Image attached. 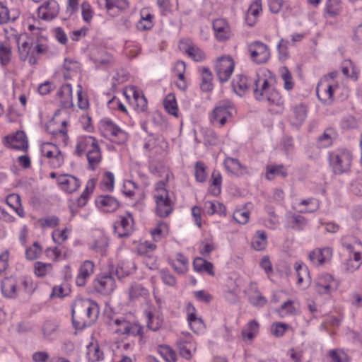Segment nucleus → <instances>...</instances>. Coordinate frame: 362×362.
Here are the masks:
<instances>
[{"label": "nucleus", "mask_w": 362, "mask_h": 362, "mask_svg": "<svg viewBox=\"0 0 362 362\" xmlns=\"http://www.w3.org/2000/svg\"><path fill=\"white\" fill-rule=\"evenodd\" d=\"M254 95L260 101L281 107L284 100L276 88V78L269 70L260 69L257 72Z\"/></svg>", "instance_id": "obj_1"}, {"label": "nucleus", "mask_w": 362, "mask_h": 362, "mask_svg": "<svg viewBox=\"0 0 362 362\" xmlns=\"http://www.w3.org/2000/svg\"><path fill=\"white\" fill-rule=\"evenodd\" d=\"M99 308L90 299H77L72 308V322L76 329H83L93 325L98 319Z\"/></svg>", "instance_id": "obj_2"}, {"label": "nucleus", "mask_w": 362, "mask_h": 362, "mask_svg": "<svg viewBox=\"0 0 362 362\" xmlns=\"http://www.w3.org/2000/svg\"><path fill=\"white\" fill-rule=\"evenodd\" d=\"M110 325L116 334L124 338L128 336L142 335L141 326L131 316L116 318L112 320Z\"/></svg>", "instance_id": "obj_3"}, {"label": "nucleus", "mask_w": 362, "mask_h": 362, "mask_svg": "<svg viewBox=\"0 0 362 362\" xmlns=\"http://www.w3.org/2000/svg\"><path fill=\"white\" fill-rule=\"evenodd\" d=\"M69 123V119L66 114L56 113L47 124V131L58 143L66 145L69 140L67 134V125Z\"/></svg>", "instance_id": "obj_4"}, {"label": "nucleus", "mask_w": 362, "mask_h": 362, "mask_svg": "<svg viewBox=\"0 0 362 362\" xmlns=\"http://www.w3.org/2000/svg\"><path fill=\"white\" fill-rule=\"evenodd\" d=\"M337 72H332L324 76L320 81L316 88L318 99L325 104H329L333 101V93L338 87L336 77Z\"/></svg>", "instance_id": "obj_5"}, {"label": "nucleus", "mask_w": 362, "mask_h": 362, "mask_svg": "<svg viewBox=\"0 0 362 362\" xmlns=\"http://www.w3.org/2000/svg\"><path fill=\"white\" fill-rule=\"evenodd\" d=\"M154 199L156 204V213L160 217L168 216L173 209V202L169 197L168 190L163 182H158L156 185Z\"/></svg>", "instance_id": "obj_6"}, {"label": "nucleus", "mask_w": 362, "mask_h": 362, "mask_svg": "<svg viewBox=\"0 0 362 362\" xmlns=\"http://www.w3.org/2000/svg\"><path fill=\"white\" fill-rule=\"evenodd\" d=\"M343 245L350 253L349 259L344 264V269L347 272L352 273L362 264V244L359 240H356L353 244L344 243Z\"/></svg>", "instance_id": "obj_7"}, {"label": "nucleus", "mask_w": 362, "mask_h": 362, "mask_svg": "<svg viewBox=\"0 0 362 362\" xmlns=\"http://www.w3.org/2000/svg\"><path fill=\"white\" fill-rule=\"evenodd\" d=\"M123 93L129 106L135 111L143 112L147 108V100L143 92L136 86H129L125 87Z\"/></svg>", "instance_id": "obj_8"}, {"label": "nucleus", "mask_w": 362, "mask_h": 362, "mask_svg": "<svg viewBox=\"0 0 362 362\" xmlns=\"http://www.w3.org/2000/svg\"><path fill=\"white\" fill-rule=\"evenodd\" d=\"M100 129L103 136L117 144H124L127 140V134L109 120H103Z\"/></svg>", "instance_id": "obj_9"}, {"label": "nucleus", "mask_w": 362, "mask_h": 362, "mask_svg": "<svg viewBox=\"0 0 362 362\" xmlns=\"http://www.w3.org/2000/svg\"><path fill=\"white\" fill-rule=\"evenodd\" d=\"M214 67L219 81L226 82L230 78L234 71L235 62L230 55H223L216 59Z\"/></svg>", "instance_id": "obj_10"}, {"label": "nucleus", "mask_w": 362, "mask_h": 362, "mask_svg": "<svg viewBox=\"0 0 362 362\" xmlns=\"http://www.w3.org/2000/svg\"><path fill=\"white\" fill-rule=\"evenodd\" d=\"M250 59L256 64H264L269 59L271 53L267 45L260 42L254 41L247 46Z\"/></svg>", "instance_id": "obj_11"}, {"label": "nucleus", "mask_w": 362, "mask_h": 362, "mask_svg": "<svg viewBox=\"0 0 362 362\" xmlns=\"http://www.w3.org/2000/svg\"><path fill=\"white\" fill-rule=\"evenodd\" d=\"M352 156L350 152L344 150L339 151L330 156V164L336 173L346 171L350 165Z\"/></svg>", "instance_id": "obj_12"}, {"label": "nucleus", "mask_w": 362, "mask_h": 362, "mask_svg": "<svg viewBox=\"0 0 362 362\" xmlns=\"http://www.w3.org/2000/svg\"><path fill=\"white\" fill-rule=\"evenodd\" d=\"M338 283L330 274H322L315 282V291L320 295H329L337 289Z\"/></svg>", "instance_id": "obj_13"}, {"label": "nucleus", "mask_w": 362, "mask_h": 362, "mask_svg": "<svg viewBox=\"0 0 362 362\" xmlns=\"http://www.w3.org/2000/svg\"><path fill=\"white\" fill-rule=\"evenodd\" d=\"M42 156L49 159V163L53 168H59L64 163V157L57 145L46 142L40 146Z\"/></svg>", "instance_id": "obj_14"}, {"label": "nucleus", "mask_w": 362, "mask_h": 362, "mask_svg": "<svg viewBox=\"0 0 362 362\" xmlns=\"http://www.w3.org/2000/svg\"><path fill=\"white\" fill-rule=\"evenodd\" d=\"M235 113V110L230 104L220 105L213 110L211 122L214 124L222 127L232 118Z\"/></svg>", "instance_id": "obj_15"}, {"label": "nucleus", "mask_w": 362, "mask_h": 362, "mask_svg": "<svg viewBox=\"0 0 362 362\" xmlns=\"http://www.w3.org/2000/svg\"><path fill=\"white\" fill-rule=\"evenodd\" d=\"M18 46L19 58L21 61H27L31 65L37 63L35 50L34 47H33L31 40L28 39H19Z\"/></svg>", "instance_id": "obj_16"}, {"label": "nucleus", "mask_w": 362, "mask_h": 362, "mask_svg": "<svg viewBox=\"0 0 362 362\" xmlns=\"http://www.w3.org/2000/svg\"><path fill=\"white\" fill-rule=\"evenodd\" d=\"M212 28L215 38L219 42L228 40L232 35L228 23L223 18H217L213 21Z\"/></svg>", "instance_id": "obj_17"}, {"label": "nucleus", "mask_w": 362, "mask_h": 362, "mask_svg": "<svg viewBox=\"0 0 362 362\" xmlns=\"http://www.w3.org/2000/svg\"><path fill=\"white\" fill-rule=\"evenodd\" d=\"M187 321L190 329L195 333L202 331L204 328V324L201 317L197 314V309L191 303H187L186 306Z\"/></svg>", "instance_id": "obj_18"}, {"label": "nucleus", "mask_w": 362, "mask_h": 362, "mask_svg": "<svg viewBox=\"0 0 362 362\" xmlns=\"http://www.w3.org/2000/svg\"><path fill=\"white\" fill-rule=\"evenodd\" d=\"M149 294V288L141 282L132 283L127 290L128 298L132 302L145 300Z\"/></svg>", "instance_id": "obj_19"}, {"label": "nucleus", "mask_w": 362, "mask_h": 362, "mask_svg": "<svg viewBox=\"0 0 362 362\" xmlns=\"http://www.w3.org/2000/svg\"><path fill=\"white\" fill-rule=\"evenodd\" d=\"M5 141L6 145L11 148L26 151L28 148V139L23 131H18L15 134L6 136Z\"/></svg>", "instance_id": "obj_20"}, {"label": "nucleus", "mask_w": 362, "mask_h": 362, "mask_svg": "<svg viewBox=\"0 0 362 362\" xmlns=\"http://www.w3.org/2000/svg\"><path fill=\"white\" fill-rule=\"evenodd\" d=\"M57 183L61 189L67 193L74 192L81 185L80 180L77 177L69 174L58 175Z\"/></svg>", "instance_id": "obj_21"}, {"label": "nucleus", "mask_w": 362, "mask_h": 362, "mask_svg": "<svg viewBox=\"0 0 362 362\" xmlns=\"http://www.w3.org/2000/svg\"><path fill=\"white\" fill-rule=\"evenodd\" d=\"M179 48L195 61H202L205 58L204 52L195 46L189 39L181 40L179 43Z\"/></svg>", "instance_id": "obj_22"}, {"label": "nucleus", "mask_w": 362, "mask_h": 362, "mask_svg": "<svg viewBox=\"0 0 362 362\" xmlns=\"http://www.w3.org/2000/svg\"><path fill=\"white\" fill-rule=\"evenodd\" d=\"M59 6L56 1L50 0L45 2L38 8V16L46 21L54 19L59 13Z\"/></svg>", "instance_id": "obj_23"}, {"label": "nucleus", "mask_w": 362, "mask_h": 362, "mask_svg": "<svg viewBox=\"0 0 362 362\" xmlns=\"http://www.w3.org/2000/svg\"><path fill=\"white\" fill-rule=\"evenodd\" d=\"M115 231L120 237L129 235L133 230V218L130 214L120 216L115 223Z\"/></svg>", "instance_id": "obj_24"}, {"label": "nucleus", "mask_w": 362, "mask_h": 362, "mask_svg": "<svg viewBox=\"0 0 362 362\" xmlns=\"http://www.w3.org/2000/svg\"><path fill=\"white\" fill-rule=\"evenodd\" d=\"M81 72V64L74 60L65 59L62 65V74L66 79L76 78Z\"/></svg>", "instance_id": "obj_25"}, {"label": "nucleus", "mask_w": 362, "mask_h": 362, "mask_svg": "<svg viewBox=\"0 0 362 362\" xmlns=\"http://www.w3.org/2000/svg\"><path fill=\"white\" fill-rule=\"evenodd\" d=\"M332 256V250L329 247L315 249L309 255V259L315 265L319 266L329 262Z\"/></svg>", "instance_id": "obj_26"}, {"label": "nucleus", "mask_w": 362, "mask_h": 362, "mask_svg": "<svg viewBox=\"0 0 362 362\" xmlns=\"http://www.w3.org/2000/svg\"><path fill=\"white\" fill-rule=\"evenodd\" d=\"M94 267V263L90 260H86L81 264L76 278L77 286H83L86 284L87 279L93 273Z\"/></svg>", "instance_id": "obj_27"}, {"label": "nucleus", "mask_w": 362, "mask_h": 362, "mask_svg": "<svg viewBox=\"0 0 362 362\" xmlns=\"http://www.w3.org/2000/svg\"><path fill=\"white\" fill-rule=\"evenodd\" d=\"M94 287L103 294H110L115 288V281L111 276H101L94 281Z\"/></svg>", "instance_id": "obj_28"}, {"label": "nucleus", "mask_w": 362, "mask_h": 362, "mask_svg": "<svg viewBox=\"0 0 362 362\" xmlns=\"http://www.w3.org/2000/svg\"><path fill=\"white\" fill-rule=\"evenodd\" d=\"M262 11L261 0H253L250 4L246 13L245 21L248 25L253 26Z\"/></svg>", "instance_id": "obj_29"}, {"label": "nucleus", "mask_w": 362, "mask_h": 362, "mask_svg": "<svg viewBox=\"0 0 362 362\" xmlns=\"http://www.w3.org/2000/svg\"><path fill=\"white\" fill-rule=\"evenodd\" d=\"M95 202L98 208L105 212H113L119 207L117 200L110 196H100Z\"/></svg>", "instance_id": "obj_30"}, {"label": "nucleus", "mask_w": 362, "mask_h": 362, "mask_svg": "<svg viewBox=\"0 0 362 362\" xmlns=\"http://www.w3.org/2000/svg\"><path fill=\"white\" fill-rule=\"evenodd\" d=\"M259 323L252 320L242 329L241 336L244 341L251 343L259 332Z\"/></svg>", "instance_id": "obj_31"}, {"label": "nucleus", "mask_w": 362, "mask_h": 362, "mask_svg": "<svg viewBox=\"0 0 362 362\" xmlns=\"http://www.w3.org/2000/svg\"><path fill=\"white\" fill-rule=\"evenodd\" d=\"M295 269L298 276V284L304 288H308L310 284V276L308 267L303 264L297 262L295 264Z\"/></svg>", "instance_id": "obj_32"}, {"label": "nucleus", "mask_w": 362, "mask_h": 362, "mask_svg": "<svg viewBox=\"0 0 362 362\" xmlns=\"http://www.w3.org/2000/svg\"><path fill=\"white\" fill-rule=\"evenodd\" d=\"M57 97L60 103L65 107L73 105L72 88L69 84L60 87L57 93Z\"/></svg>", "instance_id": "obj_33"}, {"label": "nucleus", "mask_w": 362, "mask_h": 362, "mask_svg": "<svg viewBox=\"0 0 362 362\" xmlns=\"http://www.w3.org/2000/svg\"><path fill=\"white\" fill-rule=\"evenodd\" d=\"M1 291L3 294L7 298L16 297L17 296L16 279L12 277L4 279L1 284Z\"/></svg>", "instance_id": "obj_34"}, {"label": "nucleus", "mask_w": 362, "mask_h": 362, "mask_svg": "<svg viewBox=\"0 0 362 362\" xmlns=\"http://www.w3.org/2000/svg\"><path fill=\"white\" fill-rule=\"evenodd\" d=\"M146 318L147 326L150 329L153 331L158 330L163 324V315L158 311L147 312Z\"/></svg>", "instance_id": "obj_35"}, {"label": "nucleus", "mask_w": 362, "mask_h": 362, "mask_svg": "<svg viewBox=\"0 0 362 362\" xmlns=\"http://www.w3.org/2000/svg\"><path fill=\"white\" fill-rule=\"evenodd\" d=\"M107 239L105 235L99 233L95 235L90 248L100 255H104L107 247Z\"/></svg>", "instance_id": "obj_36"}, {"label": "nucleus", "mask_w": 362, "mask_h": 362, "mask_svg": "<svg viewBox=\"0 0 362 362\" xmlns=\"http://www.w3.org/2000/svg\"><path fill=\"white\" fill-rule=\"evenodd\" d=\"M224 165L227 170L238 176L243 175L247 173L246 168L243 167L240 163L235 158H226L224 160Z\"/></svg>", "instance_id": "obj_37"}, {"label": "nucleus", "mask_w": 362, "mask_h": 362, "mask_svg": "<svg viewBox=\"0 0 362 362\" xmlns=\"http://www.w3.org/2000/svg\"><path fill=\"white\" fill-rule=\"evenodd\" d=\"M53 271V265L51 263H46L37 261L33 265V273L39 278H44L52 274Z\"/></svg>", "instance_id": "obj_38"}, {"label": "nucleus", "mask_w": 362, "mask_h": 362, "mask_svg": "<svg viewBox=\"0 0 362 362\" xmlns=\"http://www.w3.org/2000/svg\"><path fill=\"white\" fill-rule=\"evenodd\" d=\"M45 253L47 259L55 262L64 260L68 257L67 251L57 247H48Z\"/></svg>", "instance_id": "obj_39"}, {"label": "nucleus", "mask_w": 362, "mask_h": 362, "mask_svg": "<svg viewBox=\"0 0 362 362\" xmlns=\"http://www.w3.org/2000/svg\"><path fill=\"white\" fill-rule=\"evenodd\" d=\"M193 267L195 271L198 272H206L211 276H214L213 264L202 257H197L193 262Z\"/></svg>", "instance_id": "obj_40"}, {"label": "nucleus", "mask_w": 362, "mask_h": 362, "mask_svg": "<svg viewBox=\"0 0 362 362\" xmlns=\"http://www.w3.org/2000/svg\"><path fill=\"white\" fill-rule=\"evenodd\" d=\"M267 245V235L263 230H257L252 239L251 245L257 251L263 250Z\"/></svg>", "instance_id": "obj_41"}, {"label": "nucleus", "mask_w": 362, "mask_h": 362, "mask_svg": "<svg viewBox=\"0 0 362 362\" xmlns=\"http://www.w3.org/2000/svg\"><path fill=\"white\" fill-rule=\"evenodd\" d=\"M6 204L13 209V211L20 216H24V210L21 205V199L18 194H11L6 199Z\"/></svg>", "instance_id": "obj_42"}, {"label": "nucleus", "mask_w": 362, "mask_h": 362, "mask_svg": "<svg viewBox=\"0 0 362 362\" xmlns=\"http://www.w3.org/2000/svg\"><path fill=\"white\" fill-rule=\"evenodd\" d=\"M188 341H184L180 339L177 342V345L180 349V354L186 358H190L192 356V353L195 351L194 344L191 341V337H187Z\"/></svg>", "instance_id": "obj_43"}, {"label": "nucleus", "mask_w": 362, "mask_h": 362, "mask_svg": "<svg viewBox=\"0 0 362 362\" xmlns=\"http://www.w3.org/2000/svg\"><path fill=\"white\" fill-rule=\"evenodd\" d=\"M98 143L95 138L92 136H83L81 137L78 139V141L76 145V151L78 154L81 155L85 151L88 152V149H90L93 147V146L96 145Z\"/></svg>", "instance_id": "obj_44"}, {"label": "nucleus", "mask_w": 362, "mask_h": 362, "mask_svg": "<svg viewBox=\"0 0 362 362\" xmlns=\"http://www.w3.org/2000/svg\"><path fill=\"white\" fill-rule=\"evenodd\" d=\"M233 90L238 95H243L248 88L247 79L245 76L238 75L232 81Z\"/></svg>", "instance_id": "obj_45"}, {"label": "nucleus", "mask_w": 362, "mask_h": 362, "mask_svg": "<svg viewBox=\"0 0 362 362\" xmlns=\"http://www.w3.org/2000/svg\"><path fill=\"white\" fill-rule=\"evenodd\" d=\"M250 303L256 306H262L266 304V298L257 290L255 284H250V290L248 291Z\"/></svg>", "instance_id": "obj_46"}, {"label": "nucleus", "mask_w": 362, "mask_h": 362, "mask_svg": "<svg viewBox=\"0 0 362 362\" xmlns=\"http://www.w3.org/2000/svg\"><path fill=\"white\" fill-rule=\"evenodd\" d=\"M185 71V64L183 62H177L175 64L174 72L177 76V81L176 85L178 88L185 90L187 88V83L185 80L184 74Z\"/></svg>", "instance_id": "obj_47"}, {"label": "nucleus", "mask_w": 362, "mask_h": 362, "mask_svg": "<svg viewBox=\"0 0 362 362\" xmlns=\"http://www.w3.org/2000/svg\"><path fill=\"white\" fill-rule=\"evenodd\" d=\"M87 357L89 361L95 362L104 358V354L98 343H90L87 346Z\"/></svg>", "instance_id": "obj_48"}, {"label": "nucleus", "mask_w": 362, "mask_h": 362, "mask_svg": "<svg viewBox=\"0 0 362 362\" xmlns=\"http://www.w3.org/2000/svg\"><path fill=\"white\" fill-rule=\"evenodd\" d=\"M100 6H104L107 11H110L115 7L119 10H124L129 7L127 0H98Z\"/></svg>", "instance_id": "obj_49"}, {"label": "nucleus", "mask_w": 362, "mask_h": 362, "mask_svg": "<svg viewBox=\"0 0 362 362\" xmlns=\"http://www.w3.org/2000/svg\"><path fill=\"white\" fill-rule=\"evenodd\" d=\"M153 16L146 10H142L141 11V18L136 25L138 30H149L153 27Z\"/></svg>", "instance_id": "obj_50"}, {"label": "nucleus", "mask_w": 362, "mask_h": 362, "mask_svg": "<svg viewBox=\"0 0 362 362\" xmlns=\"http://www.w3.org/2000/svg\"><path fill=\"white\" fill-rule=\"evenodd\" d=\"M151 235L155 241L165 237L169 233V226L164 222H158L156 226L151 230Z\"/></svg>", "instance_id": "obj_51"}, {"label": "nucleus", "mask_w": 362, "mask_h": 362, "mask_svg": "<svg viewBox=\"0 0 362 362\" xmlns=\"http://www.w3.org/2000/svg\"><path fill=\"white\" fill-rule=\"evenodd\" d=\"M87 158L91 168L94 169L101 160V153L98 144L88 150Z\"/></svg>", "instance_id": "obj_52"}, {"label": "nucleus", "mask_w": 362, "mask_h": 362, "mask_svg": "<svg viewBox=\"0 0 362 362\" xmlns=\"http://www.w3.org/2000/svg\"><path fill=\"white\" fill-rule=\"evenodd\" d=\"M327 362H349L346 353L340 349L330 351L327 356Z\"/></svg>", "instance_id": "obj_53"}, {"label": "nucleus", "mask_w": 362, "mask_h": 362, "mask_svg": "<svg viewBox=\"0 0 362 362\" xmlns=\"http://www.w3.org/2000/svg\"><path fill=\"white\" fill-rule=\"evenodd\" d=\"M204 209L209 215H213L214 214H226L225 206L219 202H206L204 204Z\"/></svg>", "instance_id": "obj_54"}, {"label": "nucleus", "mask_w": 362, "mask_h": 362, "mask_svg": "<svg viewBox=\"0 0 362 362\" xmlns=\"http://www.w3.org/2000/svg\"><path fill=\"white\" fill-rule=\"evenodd\" d=\"M265 175L267 180H272L279 175L286 177L287 173L282 165H269L267 167Z\"/></svg>", "instance_id": "obj_55"}, {"label": "nucleus", "mask_w": 362, "mask_h": 362, "mask_svg": "<svg viewBox=\"0 0 362 362\" xmlns=\"http://www.w3.org/2000/svg\"><path fill=\"white\" fill-rule=\"evenodd\" d=\"M163 105L168 113L177 117V105L175 96L173 94H168L165 97Z\"/></svg>", "instance_id": "obj_56"}, {"label": "nucleus", "mask_w": 362, "mask_h": 362, "mask_svg": "<svg viewBox=\"0 0 362 362\" xmlns=\"http://www.w3.org/2000/svg\"><path fill=\"white\" fill-rule=\"evenodd\" d=\"M341 11V1L339 0H328L325 6V12L331 17L339 14Z\"/></svg>", "instance_id": "obj_57"}, {"label": "nucleus", "mask_w": 362, "mask_h": 362, "mask_svg": "<svg viewBox=\"0 0 362 362\" xmlns=\"http://www.w3.org/2000/svg\"><path fill=\"white\" fill-rule=\"evenodd\" d=\"M280 74L284 81V87L286 90H290L294 86V82L291 73L286 66L280 69Z\"/></svg>", "instance_id": "obj_58"}, {"label": "nucleus", "mask_w": 362, "mask_h": 362, "mask_svg": "<svg viewBox=\"0 0 362 362\" xmlns=\"http://www.w3.org/2000/svg\"><path fill=\"white\" fill-rule=\"evenodd\" d=\"M69 233L68 228L54 230L52 234V240L57 244H62L68 239Z\"/></svg>", "instance_id": "obj_59"}, {"label": "nucleus", "mask_w": 362, "mask_h": 362, "mask_svg": "<svg viewBox=\"0 0 362 362\" xmlns=\"http://www.w3.org/2000/svg\"><path fill=\"white\" fill-rule=\"evenodd\" d=\"M11 57V48L6 42L0 43V62L1 64H7Z\"/></svg>", "instance_id": "obj_60"}, {"label": "nucleus", "mask_w": 362, "mask_h": 362, "mask_svg": "<svg viewBox=\"0 0 362 362\" xmlns=\"http://www.w3.org/2000/svg\"><path fill=\"white\" fill-rule=\"evenodd\" d=\"M173 267L178 273H183L187 270V259L181 254H177L176 259L172 261Z\"/></svg>", "instance_id": "obj_61"}, {"label": "nucleus", "mask_w": 362, "mask_h": 362, "mask_svg": "<svg viewBox=\"0 0 362 362\" xmlns=\"http://www.w3.org/2000/svg\"><path fill=\"white\" fill-rule=\"evenodd\" d=\"M95 187V181L90 180L86 185L85 190L83 192L80 197L78 199V204L83 206L87 202L89 195L93 192Z\"/></svg>", "instance_id": "obj_62"}, {"label": "nucleus", "mask_w": 362, "mask_h": 362, "mask_svg": "<svg viewBox=\"0 0 362 362\" xmlns=\"http://www.w3.org/2000/svg\"><path fill=\"white\" fill-rule=\"evenodd\" d=\"M115 177L113 173L106 172L103 174L100 186L103 190L111 191L114 188Z\"/></svg>", "instance_id": "obj_63"}, {"label": "nucleus", "mask_w": 362, "mask_h": 362, "mask_svg": "<svg viewBox=\"0 0 362 362\" xmlns=\"http://www.w3.org/2000/svg\"><path fill=\"white\" fill-rule=\"evenodd\" d=\"M135 269L134 264L132 262H123L117 267L116 272L119 277L129 276Z\"/></svg>", "instance_id": "obj_64"}]
</instances>
